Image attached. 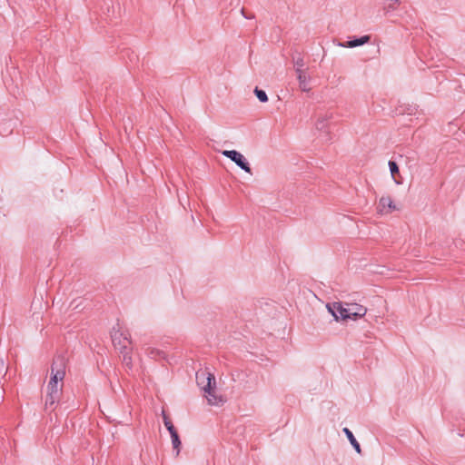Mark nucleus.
<instances>
[{
	"instance_id": "1",
	"label": "nucleus",
	"mask_w": 465,
	"mask_h": 465,
	"mask_svg": "<svg viewBox=\"0 0 465 465\" xmlns=\"http://www.w3.org/2000/svg\"><path fill=\"white\" fill-rule=\"evenodd\" d=\"M65 376V361L63 357L54 360L51 367V378L47 385L45 408H53L58 402Z\"/></svg>"
},
{
	"instance_id": "2",
	"label": "nucleus",
	"mask_w": 465,
	"mask_h": 465,
	"mask_svg": "<svg viewBox=\"0 0 465 465\" xmlns=\"http://www.w3.org/2000/svg\"><path fill=\"white\" fill-rule=\"evenodd\" d=\"M196 381L202 387L205 393V398L212 405H219L223 402L221 396L215 394V377L213 374L205 371L196 372Z\"/></svg>"
},
{
	"instance_id": "3",
	"label": "nucleus",
	"mask_w": 465,
	"mask_h": 465,
	"mask_svg": "<svg viewBox=\"0 0 465 465\" xmlns=\"http://www.w3.org/2000/svg\"><path fill=\"white\" fill-rule=\"evenodd\" d=\"M112 341L115 349L120 352L131 349L132 342L128 332L114 329L112 332Z\"/></svg>"
},
{
	"instance_id": "4",
	"label": "nucleus",
	"mask_w": 465,
	"mask_h": 465,
	"mask_svg": "<svg viewBox=\"0 0 465 465\" xmlns=\"http://www.w3.org/2000/svg\"><path fill=\"white\" fill-rule=\"evenodd\" d=\"M223 154L234 162L242 170L251 173L250 165L245 157L236 150H225Z\"/></svg>"
},
{
	"instance_id": "5",
	"label": "nucleus",
	"mask_w": 465,
	"mask_h": 465,
	"mask_svg": "<svg viewBox=\"0 0 465 465\" xmlns=\"http://www.w3.org/2000/svg\"><path fill=\"white\" fill-rule=\"evenodd\" d=\"M327 309L336 321L349 319L346 304L344 305L341 302L328 303Z\"/></svg>"
},
{
	"instance_id": "6",
	"label": "nucleus",
	"mask_w": 465,
	"mask_h": 465,
	"mask_svg": "<svg viewBox=\"0 0 465 465\" xmlns=\"http://www.w3.org/2000/svg\"><path fill=\"white\" fill-rule=\"evenodd\" d=\"M347 305V310H348V314H349V319H352V320H357V319H360L361 317H363L366 312H367V309L362 306V305H360V304H357V303H346Z\"/></svg>"
},
{
	"instance_id": "7",
	"label": "nucleus",
	"mask_w": 465,
	"mask_h": 465,
	"mask_svg": "<svg viewBox=\"0 0 465 465\" xmlns=\"http://www.w3.org/2000/svg\"><path fill=\"white\" fill-rule=\"evenodd\" d=\"M378 210L381 213H390L396 210V206L390 196H382L380 199Z\"/></svg>"
},
{
	"instance_id": "8",
	"label": "nucleus",
	"mask_w": 465,
	"mask_h": 465,
	"mask_svg": "<svg viewBox=\"0 0 465 465\" xmlns=\"http://www.w3.org/2000/svg\"><path fill=\"white\" fill-rule=\"evenodd\" d=\"M297 79L299 82V87L302 92H309L311 87L309 86L310 77L306 75L304 70H298L296 72Z\"/></svg>"
},
{
	"instance_id": "9",
	"label": "nucleus",
	"mask_w": 465,
	"mask_h": 465,
	"mask_svg": "<svg viewBox=\"0 0 465 465\" xmlns=\"http://www.w3.org/2000/svg\"><path fill=\"white\" fill-rule=\"evenodd\" d=\"M370 40H371L370 35H363L360 38H355L353 40L348 41L347 44L343 45L342 46L353 48V47H357V46L362 45L364 44H367Z\"/></svg>"
},
{
	"instance_id": "10",
	"label": "nucleus",
	"mask_w": 465,
	"mask_h": 465,
	"mask_svg": "<svg viewBox=\"0 0 465 465\" xmlns=\"http://www.w3.org/2000/svg\"><path fill=\"white\" fill-rule=\"evenodd\" d=\"M343 432L345 433V435L347 436L349 441L351 442V444L352 445V447L354 448V450L358 452V453H361V446L359 444V442L357 441V440L355 439L353 433L348 429V428H344L343 429Z\"/></svg>"
},
{
	"instance_id": "11",
	"label": "nucleus",
	"mask_w": 465,
	"mask_h": 465,
	"mask_svg": "<svg viewBox=\"0 0 465 465\" xmlns=\"http://www.w3.org/2000/svg\"><path fill=\"white\" fill-rule=\"evenodd\" d=\"M131 351L132 349H129L120 352L122 354V362L128 370H132L133 367Z\"/></svg>"
},
{
	"instance_id": "12",
	"label": "nucleus",
	"mask_w": 465,
	"mask_h": 465,
	"mask_svg": "<svg viewBox=\"0 0 465 465\" xmlns=\"http://www.w3.org/2000/svg\"><path fill=\"white\" fill-rule=\"evenodd\" d=\"M171 435V439H172V444H173V447L174 450H176L177 451V454L179 453L180 450V445H181V440H180V438H179V435H178V432L177 430H173L170 433Z\"/></svg>"
},
{
	"instance_id": "13",
	"label": "nucleus",
	"mask_w": 465,
	"mask_h": 465,
	"mask_svg": "<svg viewBox=\"0 0 465 465\" xmlns=\"http://www.w3.org/2000/svg\"><path fill=\"white\" fill-rule=\"evenodd\" d=\"M389 167L391 173L392 178L394 179L396 183H401L400 181L397 180L396 175L399 174V166L396 162L394 161H389Z\"/></svg>"
},
{
	"instance_id": "14",
	"label": "nucleus",
	"mask_w": 465,
	"mask_h": 465,
	"mask_svg": "<svg viewBox=\"0 0 465 465\" xmlns=\"http://www.w3.org/2000/svg\"><path fill=\"white\" fill-rule=\"evenodd\" d=\"M292 61L295 72H298V70H303L302 67L304 66V60L300 54H298L297 56L293 55Z\"/></svg>"
},
{
	"instance_id": "15",
	"label": "nucleus",
	"mask_w": 465,
	"mask_h": 465,
	"mask_svg": "<svg viewBox=\"0 0 465 465\" xmlns=\"http://www.w3.org/2000/svg\"><path fill=\"white\" fill-rule=\"evenodd\" d=\"M254 94H255L256 97L259 99L260 102L266 103L268 101V96H267L266 93L263 90L259 89L258 87H256L254 89Z\"/></svg>"
},
{
	"instance_id": "16",
	"label": "nucleus",
	"mask_w": 465,
	"mask_h": 465,
	"mask_svg": "<svg viewBox=\"0 0 465 465\" xmlns=\"http://www.w3.org/2000/svg\"><path fill=\"white\" fill-rule=\"evenodd\" d=\"M163 419L164 426L168 430L169 433L176 430L173 425L172 421L170 420V419L168 418V416L164 413V411L163 412Z\"/></svg>"
},
{
	"instance_id": "17",
	"label": "nucleus",
	"mask_w": 465,
	"mask_h": 465,
	"mask_svg": "<svg viewBox=\"0 0 465 465\" xmlns=\"http://www.w3.org/2000/svg\"><path fill=\"white\" fill-rule=\"evenodd\" d=\"M147 353L152 358H155L156 356H159L162 352L160 351H158V350L148 348L147 349Z\"/></svg>"
},
{
	"instance_id": "18",
	"label": "nucleus",
	"mask_w": 465,
	"mask_h": 465,
	"mask_svg": "<svg viewBox=\"0 0 465 465\" xmlns=\"http://www.w3.org/2000/svg\"><path fill=\"white\" fill-rule=\"evenodd\" d=\"M323 126H324V120H321V121L319 120V121L316 123V127H317L318 129H322V128H323Z\"/></svg>"
},
{
	"instance_id": "19",
	"label": "nucleus",
	"mask_w": 465,
	"mask_h": 465,
	"mask_svg": "<svg viewBox=\"0 0 465 465\" xmlns=\"http://www.w3.org/2000/svg\"><path fill=\"white\" fill-rule=\"evenodd\" d=\"M241 12H242V15H243L245 18H247V19H250V18H252V16H247V15H245V13H244V9H243V8L241 10Z\"/></svg>"
}]
</instances>
